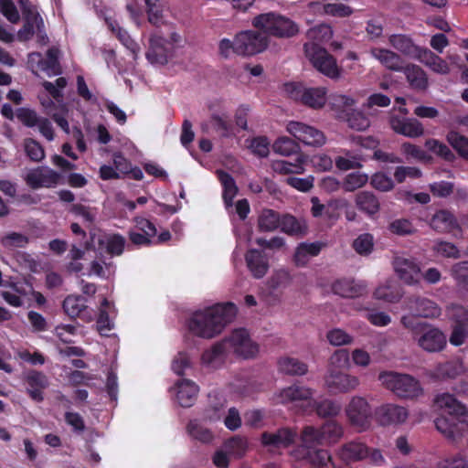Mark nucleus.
<instances>
[{"instance_id":"a19ab883","label":"nucleus","mask_w":468,"mask_h":468,"mask_svg":"<svg viewBox=\"0 0 468 468\" xmlns=\"http://www.w3.org/2000/svg\"><path fill=\"white\" fill-rule=\"evenodd\" d=\"M333 291L335 293L343 297H356L366 292V286L363 283H356L348 281H338L334 283Z\"/></svg>"},{"instance_id":"774afa93","label":"nucleus","mask_w":468,"mask_h":468,"mask_svg":"<svg viewBox=\"0 0 468 468\" xmlns=\"http://www.w3.org/2000/svg\"><path fill=\"white\" fill-rule=\"evenodd\" d=\"M324 11L327 15L339 17L348 16L353 12L348 5L339 0L328 1L324 5Z\"/></svg>"},{"instance_id":"6e6d98bb","label":"nucleus","mask_w":468,"mask_h":468,"mask_svg":"<svg viewBox=\"0 0 468 468\" xmlns=\"http://www.w3.org/2000/svg\"><path fill=\"white\" fill-rule=\"evenodd\" d=\"M101 246L112 255H120L123 251L125 239L119 234H108L101 240Z\"/></svg>"},{"instance_id":"7ed1b4c3","label":"nucleus","mask_w":468,"mask_h":468,"mask_svg":"<svg viewBox=\"0 0 468 468\" xmlns=\"http://www.w3.org/2000/svg\"><path fill=\"white\" fill-rule=\"evenodd\" d=\"M183 46L184 37L176 30L154 31L150 35L145 57L152 65L165 66Z\"/></svg>"},{"instance_id":"f704fd0d","label":"nucleus","mask_w":468,"mask_h":468,"mask_svg":"<svg viewBox=\"0 0 468 468\" xmlns=\"http://www.w3.org/2000/svg\"><path fill=\"white\" fill-rule=\"evenodd\" d=\"M410 87L415 90H425L428 87L426 72L417 65H408L402 69Z\"/></svg>"},{"instance_id":"bf43d9fd","label":"nucleus","mask_w":468,"mask_h":468,"mask_svg":"<svg viewBox=\"0 0 468 468\" xmlns=\"http://www.w3.org/2000/svg\"><path fill=\"white\" fill-rule=\"evenodd\" d=\"M298 148L299 146L295 139H291L287 136H281L277 138L272 144L273 151L284 156H289L296 153Z\"/></svg>"},{"instance_id":"39448f33","label":"nucleus","mask_w":468,"mask_h":468,"mask_svg":"<svg viewBox=\"0 0 468 468\" xmlns=\"http://www.w3.org/2000/svg\"><path fill=\"white\" fill-rule=\"evenodd\" d=\"M252 26L278 37H291L299 31V27L292 20L276 13H266L255 16Z\"/></svg>"},{"instance_id":"7c9ffc66","label":"nucleus","mask_w":468,"mask_h":468,"mask_svg":"<svg viewBox=\"0 0 468 468\" xmlns=\"http://www.w3.org/2000/svg\"><path fill=\"white\" fill-rule=\"evenodd\" d=\"M321 251V245L317 242L300 243L293 254V262L297 267H304L312 258L317 256Z\"/></svg>"},{"instance_id":"0e129e2a","label":"nucleus","mask_w":468,"mask_h":468,"mask_svg":"<svg viewBox=\"0 0 468 468\" xmlns=\"http://www.w3.org/2000/svg\"><path fill=\"white\" fill-rule=\"evenodd\" d=\"M306 458L312 468H335L326 451L309 452Z\"/></svg>"},{"instance_id":"2eb2a0df","label":"nucleus","mask_w":468,"mask_h":468,"mask_svg":"<svg viewBox=\"0 0 468 468\" xmlns=\"http://www.w3.org/2000/svg\"><path fill=\"white\" fill-rule=\"evenodd\" d=\"M23 179L26 184L33 188H52L55 187L60 180V175L53 169L47 166H38L25 171Z\"/></svg>"},{"instance_id":"20e7f679","label":"nucleus","mask_w":468,"mask_h":468,"mask_svg":"<svg viewBox=\"0 0 468 468\" xmlns=\"http://www.w3.org/2000/svg\"><path fill=\"white\" fill-rule=\"evenodd\" d=\"M282 92L290 99L314 110L322 109L328 99L325 87L305 86L300 82L284 83Z\"/></svg>"},{"instance_id":"5fc2aeb1","label":"nucleus","mask_w":468,"mask_h":468,"mask_svg":"<svg viewBox=\"0 0 468 468\" xmlns=\"http://www.w3.org/2000/svg\"><path fill=\"white\" fill-rule=\"evenodd\" d=\"M400 152L407 160L413 159L419 162H429L431 160V156L425 151L410 142H405L400 145Z\"/></svg>"},{"instance_id":"3c124183","label":"nucleus","mask_w":468,"mask_h":468,"mask_svg":"<svg viewBox=\"0 0 468 468\" xmlns=\"http://www.w3.org/2000/svg\"><path fill=\"white\" fill-rule=\"evenodd\" d=\"M292 281L289 270L282 268L273 271L268 280L269 287L272 290H280L288 287Z\"/></svg>"},{"instance_id":"4be33fe9","label":"nucleus","mask_w":468,"mask_h":468,"mask_svg":"<svg viewBox=\"0 0 468 468\" xmlns=\"http://www.w3.org/2000/svg\"><path fill=\"white\" fill-rule=\"evenodd\" d=\"M406 308L415 315L424 318H435L441 315V309L432 300L425 297H411L406 303Z\"/></svg>"},{"instance_id":"c756f323","label":"nucleus","mask_w":468,"mask_h":468,"mask_svg":"<svg viewBox=\"0 0 468 468\" xmlns=\"http://www.w3.org/2000/svg\"><path fill=\"white\" fill-rule=\"evenodd\" d=\"M374 296L386 303H396L402 297V291L394 279H388L376 288Z\"/></svg>"},{"instance_id":"8fccbe9b","label":"nucleus","mask_w":468,"mask_h":468,"mask_svg":"<svg viewBox=\"0 0 468 468\" xmlns=\"http://www.w3.org/2000/svg\"><path fill=\"white\" fill-rule=\"evenodd\" d=\"M279 369L290 375H303L307 371V366L298 359L289 356L280 358L278 361Z\"/></svg>"},{"instance_id":"b1692460","label":"nucleus","mask_w":468,"mask_h":468,"mask_svg":"<svg viewBox=\"0 0 468 468\" xmlns=\"http://www.w3.org/2000/svg\"><path fill=\"white\" fill-rule=\"evenodd\" d=\"M434 404L438 409L446 411L452 418L468 412L466 406L459 401L453 394L448 392L436 395Z\"/></svg>"},{"instance_id":"5701e85b","label":"nucleus","mask_w":468,"mask_h":468,"mask_svg":"<svg viewBox=\"0 0 468 468\" xmlns=\"http://www.w3.org/2000/svg\"><path fill=\"white\" fill-rule=\"evenodd\" d=\"M408 410L398 405H382L376 410V418L382 426L403 423L408 418Z\"/></svg>"},{"instance_id":"c9c22d12","label":"nucleus","mask_w":468,"mask_h":468,"mask_svg":"<svg viewBox=\"0 0 468 468\" xmlns=\"http://www.w3.org/2000/svg\"><path fill=\"white\" fill-rule=\"evenodd\" d=\"M279 227L282 231L289 235H303L307 231L306 221L291 215L282 216L280 219Z\"/></svg>"},{"instance_id":"09e8293b","label":"nucleus","mask_w":468,"mask_h":468,"mask_svg":"<svg viewBox=\"0 0 468 468\" xmlns=\"http://www.w3.org/2000/svg\"><path fill=\"white\" fill-rule=\"evenodd\" d=\"M281 217L271 209H263L258 218V226L261 231H273L280 226Z\"/></svg>"},{"instance_id":"4d7b16f0","label":"nucleus","mask_w":468,"mask_h":468,"mask_svg":"<svg viewBox=\"0 0 468 468\" xmlns=\"http://www.w3.org/2000/svg\"><path fill=\"white\" fill-rule=\"evenodd\" d=\"M349 367V353L346 349L335 351L329 358L327 372L339 371Z\"/></svg>"},{"instance_id":"1a4fd4ad","label":"nucleus","mask_w":468,"mask_h":468,"mask_svg":"<svg viewBox=\"0 0 468 468\" xmlns=\"http://www.w3.org/2000/svg\"><path fill=\"white\" fill-rule=\"evenodd\" d=\"M434 422L436 430L452 444H458L468 435V412L453 420L441 416Z\"/></svg>"},{"instance_id":"a211bd4d","label":"nucleus","mask_w":468,"mask_h":468,"mask_svg":"<svg viewBox=\"0 0 468 468\" xmlns=\"http://www.w3.org/2000/svg\"><path fill=\"white\" fill-rule=\"evenodd\" d=\"M388 123L392 131L409 138H418L424 134L422 123L415 118L391 115Z\"/></svg>"},{"instance_id":"de8ad7c7","label":"nucleus","mask_w":468,"mask_h":468,"mask_svg":"<svg viewBox=\"0 0 468 468\" xmlns=\"http://www.w3.org/2000/svg\"><path fill=\"white\" fill-rule=\"evenodd\" d=\"M219 181L223 186V198L227 207L232 206L233 198L236 197L238 187L233 178L223 171L217 172Z\"/></svg>"},{"instance_id":"ddd939ff","label":"nucleus","mask_w":468,"mask_h":468,"mask_svg":"<svg viewBox=\"0 0 468 468\" xmlns=\"http://www.w3.org/2000/svg\"><path fill=\"white\" fill-rule=\"evenodd\" d=\"M446 314L453 322L449 341L454 346H462L468 338V311L463 306L452 304L447 307Z\"/></svg>"},{"instance_id":"338daca9","label":"nucleus","mask_w":468,"mask_h":468,"mask_svg":"<svg viewBox=\"0 0 468 468\" xmlns=\"http://www.w3.org/2000/svg\"><path fill=\"white\" fill-rule=\"evenodd\" d=\"M346 121L349 127L356 131H365L370 126L369 119L363 114L361 112H353L346 114V118H342Z\"/></svg>"},{"instance_id":"412c9836","label":"nucleus","mask_w":468,"mask_h":468,"mask_svg":"<svg viewBox=\"0 0 468 468\" xmlns=\"http://www.w3.org/2000/svg\"><path fill=\"white\" fill-rule=\"evenodd\" d=\"M393 266L399 278L408 284L417 283L420 277V269L411 259L404 256H396L393 261Z\"/></svg>"},{"instance_id":"4c0bfd02","label":"nucleus","mask_w":468,"mask_h":468,"mask_svg":"<svg viewBox=\"0 0 468 468\" xmlns=\"http://www.w3.org/2000/svg\"><path fill=\"white\" fill-rule=\"evenodd\" d=\"M356 205L361 211L373 216L379 211L380 205L376 196L370 192L363 191L356 195Z\"/></svg>"},{"instance_id":"aec40b11","label":"nucleus","mask_w":468,"mask_h":468,"mask_svg":"<svg viewBox=\"0 0 468 468\" xmlns=\"http://www.w3.org/2000/svg\"><path fill=\"white\" fill-rule=\"evenodd\" d=\"M198 387L191 380L182 379L170 388L173 399L182 407H190L194 404L198 394Z\"/></svg>"},{"instance_id":"f8f14e48","label":"nucleus","mask_w":468,"mask_h":468,"mask_svg":"<svg viewBox=\"0 0 468 468\" xmlns=\"http://www.w3.org/2000/svg\"><path fill=\"white\" fill-rule=\"evenodd\" d=\"M346 414L350 424L358 431H364L370 427L372 410L364 398L353 397L346 407Z\"/></svg>"},{"instance_id":"6e6552de","label":"nucleus","mask_w":468,"mask_h":468,"mask_svg":"<svg viewBox=\"0 0 468 468\" xmlns=\"http://www.w3.org/2000/svg\"><path fill=\"white\" fill-rule=\"evenodd\" d=\"M378 378L383 386L399 397L415 398L422 393L419 381L410 375L383 372Z\"/></svg>"},{"instance_id":"72a5a7b5","label":"nucleus","mask_w":468,"mask_h":468,"mask_svg":"<svg viewBox=\"0 0 468 468\" xmlns=\"http://www.w3.org/2000/svg\"><path fill=\"white\" fill-rule=\"evenodd\" d=\"M388 42L399 52L415 58H418L420 53L423 49L414 45L411 39L405 35H391L388 38Z\"/></svg>"},{"instance_id":"13d9d810","label":"nucleus","mask_w":468,"mask_h":468,"mask_svg":"<svg viewBox=\"0 0 468 468\" xmlns=\"http://www.w3.org/2000/svg\"><path fill=\"white\" fill-rule=\"evenodd\" d=\"M224 449L229 456L238 459L242 457L247 451V441L241 437H233L226 441L223 444Z\"/></svg>"},{"instance_id":"49530a36","label":"nucleus","mask_w":468,"mask_h":468,"mask_svg":"<svg viewBox=\"0 0 468 468\" xmlns=\"http://www.w3.org/2000/svg\"><path fill=\"white\" fill-rule=\"evenodd\" d=\"M187 431L194 440L205 443L210 442L214 438L212 431L206 427L205 423L197 420L189 422Z\"/></svg>"},{"instance_id":"f3484780","label":"nucleus","mask_w":468,"mask_h":468,"mask_svg":"<svg viewBox=\"0 0 468 468\" xmlns=\"http://www.w3.org/2000/svg\"><path fill=\"white\" fill-rule=\"evenodd\" d=\"M418 346L427 352H440L447 344L445 335L441 330L432 325H424L420 335H414Z\"/></svg>"},{"instance_id":"6ab92c4d","label":"nucleus","mask_w":468,"mask_h":468,"mask_svg":"<svg viewBox=\"0 0 468 468\" xmlns=\"http://www.w3.org/2000/svg\"><path fill=\"white\" fill-rule=\"evenodd\" d=\"M325 386L332 391L349 392L359 385L357 377L344 373L341 370L327 372L324 377Z\"/></svg>"},{"instance_id":"c03bdc74","label":"nucleus","mask_w":468,"mask_h":468,"mask_svg":"<svg viewBox=\"0 0 468 468\" xmlns=\"http://www.w3.org/2000/svg\"><path fill=\"white\" fill-rule=\"evenodd\" d=\"M0 294L9 305L20 307L23 305V297L26 296L27 292L18 283H11Z\"/></svg>"},{"instance_id":"f257e3e1","label":"nucleus","mask_w":468,"mask_h":468,"mask_svg":"<svg viewBox=\"0 0 468 468\" xmlns=\"http://www.w3.org/2000/svg\"><path fill=\"white\" fill-rule=\"evenodd\" d=\"M235 314L236 306L233 303H217L193 313L187 327L194 335L210 339L221 334Z\"/></svg>"},{"instance_id":"052dcab7","label":"nucleus","mask_w":468,"mask_h":468,"mask_svg":"<svg viewBox=\"0 0 468 468\" xmlns=\"http://www.w3.org/2000/svg\"><path fill=\"white\" fill-rule=\"evenodd\" d=\"M446 138L452 148L462 157L468 160V138L455 131L449 132Z\"/></svg>"},{"instance_id":"69168bd1","label":"nucleus","mask_w":468,"mask_h":468,"mask_svg":"<svg viewBox=\"0 0 468 468\" xmlns=\"http://www.w3.org/2000/svg\"><path fill=\"white\" fill-rule=\"evenodd\" d=\"M327 341L334 346H348L354 341V337L341 328H334L326 334Z\"/></svg>"},{"instance_id":"603ef678","label":"nucleus","mask_w":468,"mask_h":468,"mask_svg":"<svg viewBox=\"0 0 468 468\" xmlns=\"http://www.w3.org/2000/svg\"><path fill=\"white\" fill-rule=\"evenodd\" d=\"M309 41L307 43H315L318 46L329 41L333 37V30L327 25H320L311 28L307 32Z\"/></svg>"},{"instance_id":"a878e982","label":"nucleus","mask_w":468,"mask_h":468,"mask_svg":"<svg viewBox=\"0 0 468 468\" xmlns=\"http://www.w3.org/2000/svg\"><path fill=\"white\" fill-rule=\"evenodd\" d=\"M64 312L70 317H80L86 322H91L93 315L86 312V300L80 295H69L63 301Z\"/></svg>"},{"instance_id":"a18cd8bd","label":"nucleus","mask_w":468,"mask_h":468,"mask_svg":"<svg viewBox=\"0 0 468 468\" xmlns=\"http://www.w3.org/2000/svg\"><path fill=\"white\" fill-rule=\"evenodd\" d=\"M431 226L439 231H450L453 229L457 224L452 213L446 210H440L432 217Z\"/></svg>"},{"instance_id":"9d476101","label":"nucleus","mask_w":468,"mask_h":468,"mask_svg":"<svg viewBox=\"0 0 468 468\" xmlns=\"http://www.w3.org/2000/svg\"><path fill=\"white\" fill-rule=\"evenodd\" d=\"M286 132L295 141L312 147H321L326 143L324 133L314 126L296 121H290L285 126Z\"/></svg>"},{"instance_id":"423d86ee","label":"nucleus","mask_w":468,"mask_h":468,"mask_svg":"<svg viewBox=\"0 0 468 468\" xmlns=\"http://www.w3.org/2000/svg\"><path fill=\"white\" fill-rule=\"evenodd\" d=\"M304 53L312 66L320 73L332 80H337L342 75V69L336 59L322 46L315 43H306Z\"/></svg>"},{"instance_id":"37998d69","label":"nucleus","mask_w":468,"mask_h":468,"mask_svg":"<svg viewBox=\"0 0 468 468\" xmlns=\"http://www.w3.org/2000/svg\"><path fill=\"white\" fill-rule=\"evenodd\" d=\"M356 101L354 98L344 95V94H335L331 98L330 107L331 110L335 113L336 117L346 118V114H347V111L355 106Z\"/></svg>"},{"instance_id":"680f3d73","label":"nucleus","mask_w":468,"mask_h":468,"mask_svg":"<svg viewBox=\"0 0 468 468\" xmlns=\"http://www.w3.org/2000/svg\"><path fill=\"white\" fill-rule=\"evenodd\" d=\"M368 181V176L365 173L354 172L348 174L343 180V188L346 191L353 192L363 187Z\"/></svg>"},{"instance_id":"0eeeda50","label":"nucleus","mask_w":468,"mask_h":468,"mask_svg":"<svg viewBox=\"0 0 468 468\" xmlns=\"http://www.w3.org/2000/svg\"><path fill=\"white\" fill-rule=\"evenodd\" d=\"M19 4L25 15L26 24L24 27L18 31V39L27 41L36 35L39 45H47L48 38L43 30L44 22L37 7L32 5L28 0H19Z\"/></svg>"},{"instance_id":"f03ea898","label":"nucleus","mask_w":468,"mask_h":468,"mask_svg":"<svg viewBox=\"0 0 468 468\" xmlns=\"http://www.w3.org/2000/svg\"><path fill=\"white\" fill-rule=\"evenodd\" d=\"M269 46V37L255 30H242L233 39L222 38L218 43L220 54L229 58L233 54L250 57L263 52Z\"/></svg>"},{"instance_id":"79ce46f5","label":"nucleus","mask_w":468,"mask_h":468,"mask_svg":"<svg viewBox=\"0 0 468 468\" xmlns=\"http://www.w3.org/2000/svg\"><path fill=\"white\" fill-rule=\"evenodd\" d=\"M294 434L287 430H280L276 433H263L262 443L265 445H274L276 447H286L293 441Z\"/></svg>"},{"instance_id":"e433bc0d","label":"nucleus","mask_w":468,"mask_h":468,"mask_svg":"<svg viewBox=\"0 0 468 468\" xmlns=\"http://www.w3.org/2000/svg\"><path fill=\"white\" fill-rule=\"evenodd\" d=\"M105 21L111 28V30L116 33L119 40L123 44L124 47H126L133 53V58H135L140 53V47L138 46V44L135 43L131 38L128 32L121 28L118 26V24L114 20H112L111 16H105Z\"/></svg>"},{"instance_id":"cd10ccee","label":"nucleus","mask_w":468,"mask_h":468,"mask_svg":"<svg viewBox=\"0 0 468 468\" xmlns=\"http://www.w3.org/2000/svg\"><path fill=\"white\" fill-rule=\"evenodd\" d=\"M467 368L463 360L456 358L438 364L432 371V376L438 379L455 378L465 374Z\"/></svg>"},{"instance_id":"bb28decb","label":"nucleus","mask_w":468,"mask_h":468,"mask_svg":"<svg viewBox=\"0 0 468 468\" xmlns=\"http://www.w3.org/2000/svg\"><path fill=\"white\" fill-rule=\"evenodd\" d=\"M372 58L378 60L384 68L392 71L403 69L402 59L395 52L383 48H372L369 50Z\"/></svg>"},{"instance_id":"864d4df0","label":"nucleus","mask_w":468,"mask_h":468,"mask_svg":"<svg viewBox=\"0 0 468 468\" xmlns=\"http://www.w3.org/2000/svg\"><path fill=\"white\" fill-rule=\"evenodd\" d=\"M110 307L111 303L109 301L103 298L100 305V314L97 320V330L101 335H106L113 327V324L108 315V310Z\"/></svg>"},{"instance_id":"c85d7f7f","label":"nucleus","mask_w":468,"mask_h":468,"mask_svg":"<svg viewBox=\"0 0 468 468\" xmlns=\"http://www.w3.org/2000/svg\"><path fill=\"white\" fill-rule=\"evenodd\" d=\"M247 267L251 275L256 279H261L269 270V262L265 256L258 250H250L245 255Z\"/></svg>"},{"instance_id":"393cba45","label":"nucleus","mask_w":468,"mask_h":468,"mask_svg":"<svg viewBox=\"0 0 468 468\" xmlns=\"http://www.w3.org/2000/svg\"><path fill=\"white\" fill-rule=\"evenodd\" d=\"M228 353V349L222 340L203 352L201 363L204 367L208 368H218L225 363Z\"/></svg>"},{"instance_id":"473e14b6","label":"nucleus","mask_w":468,"mask_h":468,"mask_svg":"<svg viewBox=\"0 0 468 468\" xmlns=\"http://www.w3.org/2000/svg\"><path fill=\"white\" fill-rule=\"evenodd\" d=\"M417 59L435 73L444 75L450 72L448 63L427 48L421 50Z\"/></svg>"},{"instance_id":"9b49d317","label":"nucleus","mask_w":468,"mask_h":468,"mask_svg":"<svg viewBox=\"0 0 468 468\" xmlns=\"http://www.w3.org/2000/svg\"><path fill=\"white\" fill-rule=\"evenodd\" d=\"M228 352H233L238 356L248 359L259 353V346L254 343L245 329H237L223 339Z\"/></svg>"},{"instance_id":"4468645a","label":"nucleus","mask_w":468,"mask_h":468,"mask_svg":"<svg viewBox=\"0 0 468 468\" xmlns=\"http://www.w3.org/2000/svg\"><path fill=\"white\" fill-rule=\"evenodd\" d=\"M276 401L282 404H292L303 410H311L314 408L313 391L302 386H292L282 389L276 396Z\"/></svg>"},{"instance_id":"e2e57ef3","label":"nucleus","mask_w":468,"mask_h":468,"mask_svg":"<svg viewBox=\"0 0 468 468\" xmlns=\"http://www.w3.org/2000/svg\"><path fill=\"white\" fill-rule=\"evenodd\" d=\"M302 441L303 445L306 448L324 444V437L321 428L317 429L313 426L305 427L302 433Z\"/></svg>"},{"instance_id":"2f4dec72","label":"nucleus","mask_w":468,"mask_h":468,"mask_svg":"<svg viewBox=\"0 0 468 468\" xmlns=\"http://www.w3.org/2000/svg\"><path fill=\"white\" fill-rule=\"evenodd\" d=\"M306 156L299 155L294 162L286 160H275L271 163V168L274 172L282 175L303 174L305 172Z\"/></svg>"},{"instance_id":"58836bf2","label":"nucleus","mask_w":468,"mask_h":468,"mask_svg":"<svg viewBox=\"0 0 468 468\" xmlns=\"http://www.w3.org/2000/svg\"><path fill=\"white\" fill-rule=\"evenodd\" d=\"M368 455V448L361 442H349L346 444L341 452L340 456L346 462L359 461Z\"/></svg>"},{"instance_id":"ea45409f","label":"nucleus","mask_w":468,"mask_h":468,"mask_svg":"<svg viewBox=\"0 0 468 468\" xmlns=\"http://www.w3.org/2000/svg\"><path fill=\"white\" fill-rule=\"evenodd\" d=\"M30 397L37 401L43 399L42 390L48 387V379L45 375L37 372L29 374L27 378Z\"/></svg>"},{"instance_id":"dca6fc26","label":"nucleus","mask_w":468,"mask_h":468,"mask_svg":"<svg viewBox=\"0 0 468 468\" xmlns=\"http://www.w3.org/2000/svg\"><path fill=\"white\" fill-rule=\"evenodd\" d=\"M58 54V49L52 48L47 53V60H43L40 53H31L28 56V67L36 75L39 73H45L48 77L58 75L60 73Z\"/></svg>"}]
</instances>
